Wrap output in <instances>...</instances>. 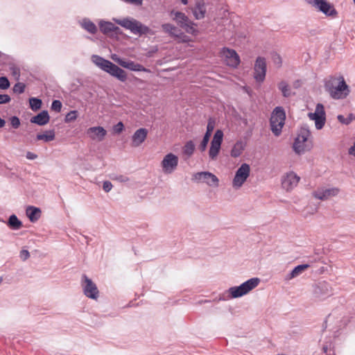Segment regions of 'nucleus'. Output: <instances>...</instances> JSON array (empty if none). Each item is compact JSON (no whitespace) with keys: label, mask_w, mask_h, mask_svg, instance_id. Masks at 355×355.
<instances>
[{"label":"nucleus","mask_w":355,"mask_h":355,"mask_svg":"<svg viewBox=\"0 0 355 355\" xmlns=\"http://www.w3.org/2000/svg\"><path fill=\"white\" fill-rule=\"evenodd\" d=\"M92 60L100 69L116 78L119 80L125 82L127 80L126 72L110 60L98 55H93Z\"/></svg>","instance_id":"obj_1"},{"label":"nucleus","mask_w":355,"mask_h":355,"mask_svg":"<svg viewBox=\"0 0 355 355\" xmlns=\"http://www.w3.org/2000/svg\"><path fill=\"white\" fill-rule=\"evenodd\" d=\"M115 22L121 26L129 30L134 35H153L154 32L147 26L134 18L126 17L122 19H115Z\"/></svg>","instance_id":"obj_2"},{"label":"nucleus","mask_w":355,"mask_h":355,"mask_svg":"<svg viewBox=\"0 0 355 355\" xmlns=\"http://www.w3.org/2000/svg\"><path fill=\"white\" fill-rule=\"evenodd\" d=\"M311 135V132L309 127L304 125L300 128L298 131L297 137L295 139L293 148V150L297 155L304 153L305 151L309 150L311 146H309L306 142L308 141V139Z\"/></svg>","instance_id":"obj_3"},{"label":"nucleus","mask_w":355,"mask_h":355,"mask_svg":"<svg viewBox=\"0 0 355 355\" xmlns=\"http://www.w3.org/2000/svg\"><path fill=\"white\" fill-rule=\"evenodd\" d=\"M260 283L258 277L250 278L238 286H232L228 289L231 298L241 297L256 288Z\"/></svg>","instance_id":"obj_4"},{"label":"nucleus","mask_w":355,"mask_h":355,"mask_svg":"<svg viewBox=\"0 0 355 355\" xmlns=\"http://www.w3.org/2000/svg\"><path fill=\"white\" fill-rule=\"evenodd\" d=\"M285 119L286 113L282 107H276L270 119V128L275 136H279L282 133Z\"/></svg>","instance_id":"obj_5"},{"label":"nucleus","mask_w":355,"mask_h":355,"mask_svg":"<svg viewBox=\"0 0 355 355\" xmlns=\"http://www.w3.org/2000/svg\"><path fill=\"white\" fill-rule=\"evenodd\" d=\"M171 15H174L173 20L187 33L193 35H198V31L195 28L197 24L191 21L184 12L172 10Z\"/></svg>","instance_id":"obj_6"},{"label":"nucleus","mask_w":355,"mask_h":355,"mask_svg":"<svg viewBox=\"0 0 355 355\" xmlns=\"http://www.w3.org/2000/svg\"><path fill=\"white\" fill-rule=\"evenodd\" d=\"M81 286L86 297L92 300L98 297L99 291L96 284L85 274L82 275Z\"/></svg>","instance_id":"obj_7"},{"label":"nucleus","mask_w":355,"mask_h":355,"mask_svg":"<svg viewBox=\"0 0 355 355\" xmlns=\"http://www.w3.org/2000/svg\"><path fill=\"white\" fill-rule=\"evenodd\" d=\"M340 82L329 94L333 99L339 100L344 99L350 93L349 87L346 83L344 77L339 75Z\"/></svg>","instance_id":"obj_8"},{"label":"nucleus","mask_w":355,"mask_h":355,"mask_svg":"<svg viewBox=\"0 0 355 355\" xmlns=\"http://www.w3.org/2000/svg\"><path fill=\"white\" fill-rule=\"evenodd\" d=\"M223 136L224 134L221 130H217L214 135L209 150V157L211 160H215L220 152Z\"/></svg>","instance_id":"obj_9"},{"label":"nucleus","mask_w":355,"mask_h":355,"mask_svg":"<svg viewBox=\"0 0 355 355\" xmlns=\"http://www.w3.org/2000/svg\"><path fill=\"white\" fill-rule=\"evenodd\" d=\"M250 165L243 163L236 171L234 178L232 181V185L234 188H240L246 181L250 175Z\"/></svg>","instance_id":"obj_10"},{"label":"nucleus","mask_w":355,"mask_h":355,"mask_svg":"<svg viewBox=\"0 0 355 355\" xmlns=\"http://www.w3.org/2000/svg\"><path fill=\"white\" fill-rule=\"evenodd\" d=\"M313 295L315 298L324 300L332 295V290L330 284L322 281L313 286Z\"/></svg>","instance_id":"obj_11"},{"label":"nucleus","mask_w":355,"mask_h":355,"mask_svg":"<svg viewBox=\"0 0 355 355\" xmlns=\"http://www.w3.org/2000/svg\"><path fill=\"white\" fill-rule=\"evenodd\" d=\"M308 115L310 119L315 121L317 130H320L323 128L326 121V114L322 104L318 103L315 112H310Z\"/></svg>","instance_id":"obj_12"},{"label":"nucleus","mask_w":355,"mask_h":355,"mask_svg":"<svg viewBox=\"0 0 355 355\" xmlns=\"http://www.w3.org/2000/svg\"><path fill=\"white\" fill-rule=\"evenodd\" d=\"M178 165V157L171 153L166 154L161 162L162 171L165 174H171L174 172Z\"/></svg>","instance_id":"obj_13"},{"label":"nucleus","mask_w":355,"mask_h":355,"mask_svg":"<svg viewBox=\"0 0 355 355\" xmlns=\"http://www.w3.org/2000/svg\"><path fill=\"white\" fill-rule=\"evenodd\" d=\"M192 180L206 183L209 186L214 187H217L219 182L218 178L214 174L208 171L198 172L193 174Z\"/></svg>","instance_id":"obj_14"},{"label":"nucleus","mask_w":355,"mask_h":355,"mask_svg":"<svg viewBox=\"0 0 355 355\" xmlns=\"http://www.w3.org/2000/svg\"><path fill=\"white\" fill-rule=\"evenodd\" d=\"M266 59L263 57H258L254 67V78L257 82H263L266 78Z\"/></svg>","instance_id":"obj_15"},{"label":"nucleus","mask_w":355,"mask_h":355,"mask_svg":"<svg viewBox=\"0 0 355 355\" xmlns=\"http://www.w3.org/2000/svg\"><path fill=\"white\" fill-rule=\"evenodd\" d=\"M112 59L120 66L129 70L133 71H147V69L142 64L134 61L116 57V55L112 56Z\"/></svg>","instance_id":"obj_16"},{"label":"nucleus","mask_w":355,"mask_h":355,"mask_svg":"<svg viewBox=\"0 0 355 355\" xmlns=\"http://www.w3.org/2000/svg\"><path fill=\"white\" fill-rule=\"evenodd\" d=\"M222 53L225 56L228 66L237 67L240 64V58L235 50L223 47L222 49Z\"/></svg>","instance_id":"obj_17"},{"label":"nucleus","mask_w":355,"mask_h":355,"mask_svg":"<svg viewBox=\"0 0 355 355\" xmlns=\"http://www.w3.org/2000/svg\"><path fill=\"white\" fill-rule=\"evenodd\" d=\"M300 181V177L294 172L288 173L282 179V186L286 191H291L295 187Z\"/></svg>","instance_id":"obj_18"},{"label":"nucleus","mask_w":355,"mask_h":355,"mask_svg":"<svg viewBox=\"0 0 355 355\" xmlns=\"http://www.w3.org/2000/svg\"><path fill=\"white\" fill-rule=\"evenodd\" d=\"M162 28L165 33H168L169 35L176 38H181L184 42L187 41V40L185 39L187 37L186 35L180 29H179L174 25L169 23L163 24L162 25Z\"/></svg>","instance_id":"obj_19"},{"label":"nucleus","mask_w":355,"mask_h":355,"mask_svg":"<svg viewBox=\"0 0 355 355\" xmlns=\"http://www.w3.org/2000/svg\"><path fill=\"white\" fill-rule=\"evenodd\" d=\"M339 193V189L334 187L326 189H318L313 192V196L321 200H327L329 197L336 196Z\"/></svg>","instance_id":"obj_20"},{"label":"nucleus","mask_w":355,"mask_h":355,"mask_svg":"<svg viewBox=\"0 0 355 355\" xmlns=\"http://www.w3.org/2000/svg\"><path fill=\"white\" fill-rule=\"evenodd\" d=\"M215 127V121L210 118L208 121L207 125V131L202 138V140L199 146V149L201 152L206 150L207 144L209 143L210 137Z\"/></svg>","instance_id":"obj_21"},{"label":"nucleus","mask_w":355,"mask_h":355,"mask_svg":"<svg viewBox=\"0 0 355 355\" xmlns=\"http://www.w3.org/2000/svg\"><path fill=\"white\" fill-rule=\"evenodd\" d=\"M316 8L327 16H336L337 11L334 6L325 0H320Z\"/></svg>","instance_id":"obj_22"},{"label":"nucleus","mask_w":355,"mask_h":355,"mask_svg":"<svg viewBox=\"0 0 355 355\" xmlns=\"http://www.w3.org/2000/svg\"><path fill=\"white\" fill-rule=\"evenodd\" d=\"M87 134L92 139L103 140L107 134L106 130L101 126L92 127L87 130Z\"/></svg>","instance_id":"obj_23"},{"label":"nucleus","mask_w":355,"mask_h":355,"mask_svg":"<svg viewBox=\"0 0 355 355\" xmlns=\"http://www.w3.org/2000/svg\"><path fill=\"white\" fill-rule=\"evenodd\" d=\"M148 131L146 128H139L135 131L132 137V146H139L146 139Z\"/></svg>","instance_id":"obj_24"},{"label":"nucleus","mask_w":355,"mask_h":355,"mask_svg":"<svg viewBox=\"0 0 355 355\" xmlns=\"http://www.w3.org/2000/svg\"><path fill=\"white\" fill-rule=\"evenodd\" d=\"M193 14L196 19H202L206 13L205 3L203 0H197L195 7L192 10Z\"/></svg>","instance_id":"obj_25"},{"label":"nucleus","mask_w":355,"mask_h":355,"mask_svg":"<svg viewBox=\"0 0 355 355\" xmlns=\"http://www.w3.org/2000/svg\"><path fill=\"white\" fill-rule=\"evenodd\" d=\"M50 116L46 110H42L37 115L33 116L30 121L32 123H35L38 125H44L49 122Z\"/></svg>","instance_id":"obj_26"},{"label":"nucleus","mask_w":355,"mask_h":355,"mask_svg":"<svg viewBox=\"0 0 355 355\" xmlns=\"http://www.w3.org/2000/svg\"><path fill=\"white\" fill-rule=\"evenodd\" d=\"M26 214L31 222L35 223L41 216V210L38 207L28 206L26 208Z\"/></svg>","instance_id":"obj_27"},{"label":"nucleus","mask_w":355,"mask_h":355,"mask_svg":"<svg viewBox=\"0 0 355 355\" xmlns=\"http://www.w3.org/2000/svg\"><path fill=\"white\" fill-rule=\"evenodd\" d=\"M340 82L339 76H329L327 79H325L324 83V86L325 90L329 93L337 85L338 83Z\"/></svg>","instance_id":"obj_28"},{"label":"nucleus","mask_w":355,"mask_h":355,"mask_svg":"<svg viewBox=\"0 0 355 355\" xmlns=\"http://www.w3.org/2000/svg\"><path fill=\"white\" fill-rule=\"evenodd\" d=\"M310 267L309 264H301L295 266L286 276V279H291L299 276L304 270Z\"/></svg>","instance_id":"obj_29"},{"label":"nucleus","mask_w":355,"mask_h":355,"mask_svg":"<svg viewBox=\"0 0 355 355\" xmlns=\"http://www.w3.org/2000/svg\"><path fill=\"white\" fill-rule=\"evenodd\" d=\"M6 224L12 230H18L23 226L22 222L15 214L10 216Z\"/></svg>","instance_id":"obj_30"},{"label":"nucleus","mask_w":355,"mask_h":355,"mask_svg":"<svg viewBox=\"0 0 355 355\" xmlns=\"http://www.w3.org/2000/svg\"><path fill=\"white\" fill-rule=\"evenodd\" d=\"M55 134L54 130H46L43 133L37 134V140H42L45 142H49L55 139Z\"/></svg>","instance_id":"obj_31"},{"label":"nucleus","mask_w":355,"mask_h":355,"mask_svg":"<svg viewBox=\"0 0 355 355\" xmlns=\"http://www.w3.org/2000/svg\"><path fill=\"white\" fill-rule=\"evenodd\" d=\"M245 148V144L242 141H238L234 145L231 150V156L232 157H239Z\"/></svg>","instance_id":"obj_32"},{"label":"nucleus","mask_w":355,"mask_h":355,"mask_svg":"<svg viewBox=\"0 0 355 355\" xmlns=\"http://www.w3.org/2000/svg\"><path fill=\"white\" fill-rule=\"evenodd\" d=\"M82 27L91 34H95L97 32V27L89 19H83L81 23Z\"/></svg>","instance_id":"obj_33"},{"label":"nucleus","mask_w":355,"mask_h":355,"mask_svg":"<svg viewBox=\"0 0 355 355\" xmlns=\"http://www.w3.org/2000/svg\"><path fill=\"white\" fill-rule=\"evenodd\" d=\"M114 25V24L110 21H101L99 23V28L103 34L107 35L111 33L112 31H113Z\"/></svg>","instance_id":"obj_34"},{"label":"nucleus","mask_w":355,"mask_h":355,"mask_svg":"<svg viewBox=\"0 0 355 355\" xmlns=\"http://www.w3.org/2000/svg\"><path fill=\"white\" fill-rule=\"evenodd\" d=\"M278 89L282 92L283 96L287 98L291 95V88L286 81H281L278 84Z\"/></svg>","instance_id":"obj_35"},{"label":"nucleus","mask_w":355,"mask_h":355,"mask_svg":"<svg viewBox=\"0 0 355 355\" xmlns=\"http://www.w3.org/2000/svg\"><path fill=\"white\" fill-rule=\"evenodd\" d=\"M30 107L33 111H37L41 108L42 100L37 98L32 97L29 98Z\"/></svg>","instance_id":"obj_36"},{"label":"nucleus","mask_w":355,"mask_h":355,"mask_svg":"<svg viewBox=\"0 0 355 355\" xmlns=\"http://www.w3.org/2000/svg\"><path fill=\"white\" fill-rule=\"evenodd\" d=\"M195 150V145L192 141H187L184 148H183V153L184 155L187 156H191L193 155Z\"/></svg>","instance_id":"obj_37"},{"label":"nucleus","mask_w":355,"mask_h":355,"mask_svg":"<svg viewBox=\"0 0 355 355\" xmlns=\"http://www.w3.org/2000/svg\"><path fill=\"white\" fill-rule=\"evenodd\" d=\"M78 117V112L76 110H71L67 114L64 118L65 123H69L75 121Z\"/></svg>","instance_id":"obj_38"},{"label":"nucleus","mask_w":355,"mask_h":355,"mask_svg":"<svg viewBox=\"0 0 355 355\" xmlns=\"http://www.w3.org/2000/svg\"><path fill=\"white\" fill-rule=\"evenodd\" d=\"M10 81L6 76L0 77V89H7L10 87Z\"/></svg>","instance_id":"obj_39"},{"label":"nucleus","mask_w":355,"mask_h":355,"mask_svg":"<svg viewBox=\"0 0 355 355\" xmlns=\"http://www.w3.org/2000/svg\"><path fill=\"white\" fill-rule=\"evenodd\" d=\"M26 85L23 83H17L13 87V92L17 94H22L24 92Z\"/></svg>","instance_id":"obj_40"},{"label":"nucleus","mask_w":355,"mask_h":355,"mask_svg":"<svg viewBox=\"0 0 355 355\" xmlns=\"http://www.w3.org/2000/svg\"><path fill=\"white\" fill-rule=\"evenodd\" d=\"M62 103L59 100H53L51 103V110L56 112H60L62 109Z\"/></svg>","instance_id":"obj_41"},{"label":"nucleus","mask_w":355,"mask_h":355,"mask_svg":"<svg viewBox=\"0 0 355 355\" xmlns=\"http://www.w3.org/2000/svg\"><path fill=\"white\" fill-rule=\"evenodd\" d=\"M10 71L11 74L18 80L20 76V69L19 67L15 66H12L10 67Z\"/></svg>","instance_id":"obj_42"},{"label":"nucleus","mask_w":355,"mask_h":355,"mask_svg":"<svg viewBox=\"0 0 355 355\" xmlns=\"http://www.w3.org/2000/svg\"><path fill=\"white\" fill-rule=\"evenodd\" d=\"M10 124L13 128L17 129L19 127L20 120L17 116H12L10 119Z\"/></svg>","instance_id":"obj_43"},{"label":"nucleus","mask_w":355,"mask_h":355,"mask_svg":"<svg viewBox=\"0 0 355 355\" xmlns=\"http://www.w3.org/2000/svg\"><path fill=\"white\" fill-rule=\"evenodd\" d=\"M124 128V125L121 121L118 122L113 127V130L115 133L119 134L121 133Z\"/></svg>","instance_id":"obj_44"},{"label":"nucleus","mask_w":355,"mask_h":355,"mask_svg":"<svg viewBox=\"0 0 355 355\" xmlns=\"http://www.w3.org/2000/svg\"><path fill=\"white\" fill-rule=\"evenodd\" d=\"M11 98L8 94H0V104H6L9 103Z\"/></svg>","instance_id":"obj_45"},{"label":"nucleus","mask_w":355,"mask_h":355,"mask_svg":"<svg viewBox=\"0 0 355 355\" xmlns=\"http://www.w3.org/2000/svg\"><path fill=\"white\" fill-rule=\"evenodd\" d=\"M19 257L21 259V260L26 261L29 258L30 253L27 250L23 249L20 251Z\"/></svg>","instance_id":"obj_46"},{"label":"nucleus","mask_w":355,"mask_h":355,"mask_svg":"<svg viewBox=\"0 0 355 355\" xmlns=\"http://www.w3.org/2000/svg\"><path fill=\"white\" fill-rule=\"evenodd\" d=\"M112 188V184L110 181H104L103 189L105 192H109Z\"/></svg>","instance_id":"obj_47"},{"label":"nucleus","mask_w":355,"mask_h":355,"mask_svg":"<svg viewBox=\"0 0 355 355\" xmlns=\"http://www.w3.org/2000/svg\"><path fill=\"white\" fill-rule=\"evenodd\" d=\"M337 118L340 123L346 125L351 122V119H345L343 115H338Z\"/></svg>","instance_id":"obj_48"},{"label":"nucleus","mask_w":355,"mask_h":355,"mask_svg":"<svg viewBox=\"0 0 355 355\" xmlns=\"http://www.w3.org/2000/svg\"><path fill=\"white\" fill-rule=\"evenodd\" d=\"M309 4H311L316 8L320 0H305Z\"/></svg>","instance_id":"obj_49"},{"label":"nucleus","mask_w":355,"mask_h":355,"mask_svg":"<svg viewBox=\"0 0 355 355\" xmlns=\"http://www.w3.org/2000/svg\"><path fill=\"white\" fill-rule=\"evenodd\" d=\"M112 33L116 35H119L122 33V31L119 27L114 25L113 31H112Z\"/></svg>","instance_id":"obj_50"},{"label":"nucleus","mask_w":355,"mask_h":355,"mask_svg":"<svg viewBox=\"0 0 355 355\" xmlns=\"http://www.w3.org/2000/svg\"><path fill=\"white\" fill-rule=\"evenodd\" d=\"M37 157V155L31 152H28L26 154V158L28 159H35Z\"/></svg>","instance_id":"obj_51"},{"label":"nucleus","mask_w":355,"mask_h":355,"mask_svg":"<svg viewBox=\"0 0 355 355\" xmlns=\"http://www.w3.org/2000/svg\"><path fill=\"white\" fill-rule=\"evenodd\" d=\"M302 85L301 80H297L293 83V87L295 89L299 88Z\"/></svg>","instance_id":"obj_52"},{"label":"nucleus","mask_w":355,"mask_h":355,"mask_svg":"<svg viewBox=\"0 0 355 355\" xmlns=\"http://www.w3.org/2000/svg\"><path fill=\"white\" fill-rule=\"evenodd\" d=\"M349 153L355 156V141L352 146L349 149Z\"/></svg>","instance_id":"obj_53"},{"label":"nucleus","mask_w":355,"mask_h":355,"mask_svg":"<svg viewBox=\"0 0 355 355\" xmlns=\"http://www.w3.org/2000/svg\"><path fill=\"white\" fill-rule=\"evenodd\" d=\"M6 123L5 120L0 117V128H3Z\"/></svg>","instance_id":"obj_54"},{"label":"nucleus","mask_w":355,"mask_h":355,"mask_svg":"<svg viewBox=\"0 0 355 355\" xmlns=\"http://www.w3.org/2000/svg\"><path fill=\"white\" fill-rule=\"evenodd\" d=\"M209 302H210V300H206L199 301V302H198V304H202V303H209Z\"/></svg>","instance_id":"obj_55"},{"label":"nucleus","mask_w":355,"mask_h":355,"mask_svg":"<svg viewBox=\"0 0 355 355\" xmlns=\"http://www.w3.org/2000/svg\"><path fill=\"white\" fill-rule=\"evenodd\" d=\"M181 2H182L184 5H187V4H188V0H181Z\"/></svg>","instance_id":"obj_56"},{"label":"nucleus","mask_w":355,"mask_h":355,"mask_svg":"<svg viewBox=\"0 0 355 355\" xmlns=\"http://www.w3.org/2000/svg\"><path fill=\"white\" fill-rule=\"evenodd\" d=\"M277 60H279V62L281 63L282 62V59H281V57L279 55H277Z\"/></svg>","instance_id":"obj_57"},{"label":"nucleus","mask_w":355,"mask_h":355,"mask_svg":"<svg viewBox=\"0 0 355 355\" xmlns=\"http://www.w3.org/2000/svg\"><path fill=\"white\" fill-rule=\"evenodd\" d=\"M121 181H125V180L123 179V176H121Z\"/></svg>","instance_id":"obj_58"},{"label":"nucleus","mask_w":355,"mask_h":355,"mask_svg":"<svg viewBox=\"0 0 355 355\" xmlns=\"http://www.w3.org/2000/svg\"><path fill=\"white\" fill-rule=\"evenodd\" d=\"M353 1H354V3H355V0H353Z\"/></svg>","instance_id":"obj_59"}]
</instances>
